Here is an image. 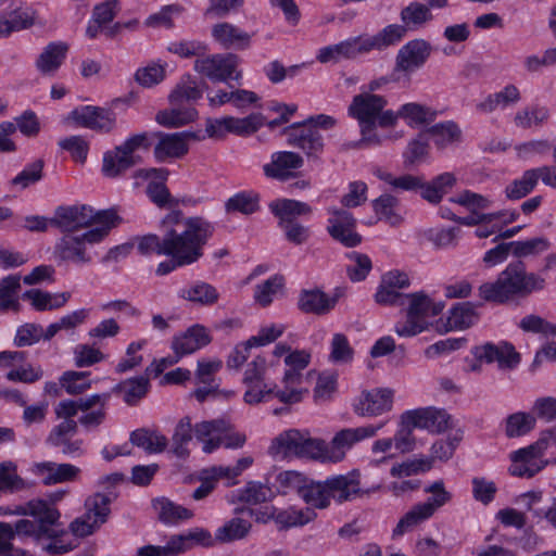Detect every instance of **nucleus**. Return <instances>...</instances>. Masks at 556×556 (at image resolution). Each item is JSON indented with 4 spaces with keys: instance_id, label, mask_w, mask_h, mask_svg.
Masks as SVG:
<instances>
[{
    "instance_id": "f257e3e1",
    "label": "nucleus",
    "mask_w": 556,
    "mask_h": 556,
    "mask_svg": "<svg viewBox=\"0 0 556 556\" xmlns=\"http://www.w3.org/2000/svg\"><path fill=\"white\" fill-rule=\"evenodd\" d=\"M388 100L383 96L361 92L353 97L348 114L357 121L361 139L353 144L354 148H368L380 146L382 140L377 134V127L390 128L395 126V112L386 110Z\"/></svg>"
},
{
    "instance_id": "f03ea898",
    "label": "nucleus",
    "mask_w": 556,
    "mask_h": 556,
    "mask_svg": "<svg viewBox=\"0 0 556 556\" xmlns=\"http://www.w3.org/2000/svg\"><path fill=\"white\" fill-rule=\"evenodd\" d=\"M546 288V279L538 273L528 271L522 261L509 263L496 280L479 287V295L488 302L506 303L515 296H529Z\"/></svg>"
},
{
    "instance_id": "7ed1b4c3",
    "label": "nucleus",
    "mask_w": 556,
    "mask_h": 556,
    "mask_svg": "<svg viewBox=\"0 0 556 556\" xmlns=\"http://www.w3.org/2000/svg\"><path fill=\"white\" fill-rule=\"evenodd\" d=\"M215 226L205 219L194 228V232H188L184 239H179L160 255L167 256L168 261L161 262L155 274L165 276L179 267L198 263L204 256L205 245L214 236Z\"/></svg>"
},
{
    "instance_id": "20e7f679",
    "label": "nucleus",
    "mask_w": 556,
    "mask_h": 556,
    "mask_svg": "<svg viewBox=\"0 0 556 556\" xmlns=\"http://www.w3.org/2000/svg\"><path fill=\"white\" fill-rule=\"evenodd\" d=\"M204 220L202 216L187 217L180 210H172L161 220V236L149 233L140 237L137 250L142 255H160L188 232H194V228Z\"/></svg>"
},
{
    "instance_id": "39448f33",
    "label": "nucleus",
    "mask_w": 556,
    "mask_h": 556,
    "mask_svg": "<svg viewBox=\"0 0 556 556\" xmlns=\"http://www.w3.org/2000/svg\"><path fill=\"white\" fill-rule=\"evenodd\" d=\"M119 216L113 208L96 211L87 204L58 206L50 218V225L61 232H75L84 228H105L108 232L114 228Z\"/></svg>"
},
{
    "instance_id": "423d86ee",
    "label": "nucleus",
    "mask_w": 556,
    "mask_h": 556,
    "mask_svg": "<svg viewBox=\"0 0 556 556\" xmlns=\"http://www.w3.org/2000/svg\"><path fill=\"white\" fill-rule=\"evenodd\" d=\"M108 235V227L90 228L80 235L65 233L54 244L53 258L58 264L88 265L93 260L88 245L101 242Z\"/></svg>"
},
{
    "instance_id": "0eeeda50",
    "label": "nucleus",
    "mask_w": 556,
    "mask_h": 556,
    "mask_svg": "<svg viewBox=\"0 0 556 556\" xmlns=\"http://www.w3.org/2000/svg\"><path fill=\"white\" fill-rule=\"evenodd\" d=\"M269 210L278 218V226L283 230L289 242L302 245L308 240V227L296 222L298 216L312 213V207L307 203L291 199H278L269 203Z\"/></svg>"
},
{
    "instance_id": "6e6552de",
    "label": "nucleus",
    "mask_w": 556,
    "mask_h": 556,
    "mask_svg": "<svg viewBox=\"0 0 556 556\" xmlns=\"http://www.w3.org/2000/svg\"><path fill=\"white\" fill-rule=\"evenodd\" d=\"M386 425V421H380L376 425H366L356 428H344L338 431L330 442L324 440L321 446L320 462L321 463H340L346 457L355 444L374 438L379 430Z\"/></svg>"
},
{
    "instance_id": "1a4fd4ad",
    "label": "nucleus",
    "mask_w": 556,
    "mask_h": 556,
    "mask_svg": "<svg viewBox=\"0 0 556 556\" xmlns=\"http://www.w3.org/2000/svg\"><path fill=\"white\" fill-rule=\"evenodd\" d=\"M323 439L311 438L308 433L296 429H289L281 432L270 446L274 455L280 457H306L320 462Z\"/></svg>"
},
{
    "instance_id": "9d476101",
    "label": "nucleus",
    "mask_w": 556,
    "mask_h": 556,
    "mask_svg": "<svg viewBox=\"0 0 556 556\" xmlns=\"http://www.w3.org/2000/svg\"><path fill=\"white\" fill-rule=\"evenodd\" d=\"M240 59L233 53L212 54L195 60L194 71L212 81L225 83L228 79H239L237 72Z\"/></svg>"
},
{
    "instance_id": "9b49d317",
    "label": "nucleus",
    "mask_w": 556,
    "mask_h": 556,
    "mask_svg": "<svg viewBox=\"0 0 556 556\" xmlns=\"http://www.w3.org/2000/svg\"><path fill=\"white\" fill-rule=\"evenodd\" d=\"M288 143L304 152L308 161L320 163L325 142L321 134L306 123H294L287 130Z\"/></svg>"
},
{
    "instance_id": "f8f14e48",
    "label": "nucleus",
    "mask_w": 556,
    "mask_h": 556,
    "mask_svg": "<svg viewBox=\"0 0 556 556\" xmlns=\"http://www.w3.org/2000/svg\"><path fill=\"white\" fill-rule=\"evenodd\" d=\"M330 498L342 504L353 501L356 497L368 495L379 490V485L370 489H363L361 485V472L357 469L345 475L331 476L326 479Z\"/></svg>"
},
{
    "instance_id": "ddd939ff",
    "label": "nucleus",
    "mask_w": 556,
    "mask_h": 556,
    "mask_svg": "<svg viewBox=\"0 0 556 556\" xmlns=\"http://www.w3.org/2000/svg\"><path fill=\"white\" fill-rule=\"evenodd\" d=\"M168 175V169L154 167L141 168L135 174L137 178L149 181L146 192L153 204L160 208L170 207L176 210L175 207L178 206L179 200L170 195V192L165 185Z\"/></svg>"
},
{
    "instance_id": "4468645a",
    "label": "nucleus",
    "mask_w": 556,
    "mask_h": 556,
    "mask_svg": "<svg viewBox=\"0 0 556 556\" xmlns=\"http://www.w3.org/2000/svg\"><path fill=\"white\" fill-rule=\"evenodd\" d=\"M327 212L330 215L327 231L334 240L346 248L361 244L362 236L355 231L356 219L352 213L338 207H329Z\"/></svg>"
},
{
    "instance_id": "2eb2a0df",
    "label": "nucleus",
    "mask_w": 556,
    "mask_h": 556,
    "mask_svg": "<svg viewBox=\"0 0 556 556\" xmlns=\"http://www.w3.org/2000/svg\"><path fill=\"white\" fill-rule=\"evenodd\" d=\"M543 454L533 442L530 445L514 451L509 454L510 466L508 471L519 478H532L548 464Z\"/></svg>"
},
{
    "instance_id": "dca6fc26",
    "label": "nucleus",
    "mask_w": 556,
    "mask_h": 556,
    "mask_svg": "<svg viewBox=\"0 0 556 556\" xmlns=\"http://www.w3.org/2000/svg\"><path fill=\"white\" fill-rule=\"evenodd\" d=\"M371 51L367 35H361L336 45L324 47L317 54L320 63H338L341 60L355 59Z\"/></svg>"
},
{
    "instance_id": "f3484780",
    "label": "nucleus",
    "mask_w": 556,
    "mask_h": 556,
    "mask_svg": "<svg viewBox=\"0 0 556 556\" xmlns=\"http://www.w3.org/2000/svg\"><path fill=\"white\" fill-rule=\"evenodd\" d=\"M33 517L35 520L20 519L14 523L16 535L30 536L37 544H40L45 539H55L66 533L65 529L61 527L60 518L48 520L46 513Z\"/></svg>"
},
{
    "instance_id": "a211bd4d",
    "label": "nucleus",
    "mask_w": 556,
    "mask_h": 556,
    "mask_svg": "<svg viewBox=\"0 0 556 556\" xmlns=\"http://www.w3.org/2000/svg\"><path fill=\"white\" fill-rule=\"evenodd\" d=\"M203 137L191 131L175 134H159V142L154 147V157L157 162H165L168 159H180L188 153L191 140H201Z\"/></svg>"
},
{
    "instance_id": "6ab92c4d",
    "label": "nucleus",
    "mask_w": 556,
    "mask_h": 556,
    "mask_svg": "<svg viewBox=\"0 0 556 556\" xmlns=\"http://www.w3.org/2000/svg\"><path fill=\"white\" fill-rule=\"evenodd\" d=\"M71 118L79 126L99 132H110L116 124V115L112 110L94 105L73 110Z\"/></svg>"
},
{
    "instance_id": "aec40b11",
    "label": "nucleus",
    "mask_w": 556,
    "mask_h": 556,
    "mask_svg": "<svg viewBox=\"0 0 556 556\" xmlns=\"http://www.w3.org/2000/svg\"><path fill=\"white\" fill-rule=\"evenodd\" d=\"M472 354L480 362L488 364L496 362L501 369H513L520 363V354L508 342L485 343L476 346Z\"/></svg>"
},
{
    "instance_id": "412c9836",
    "label": "nucleus",
    "mask_w": 556,
    "mask_h": 556,
    "mask_svg": "<svg viewBox=\"0 0 556 556\" xmlns=\"http://www.w3.org/2000/svg\"><path fill=\"white\" fill-rule=\"evenodd\" d=\"M393 393L389 389H372L362 392L354 404V412L362 417H372L391 410Z\"/></svg>"
},
{
    "instance_id": "4be33fe9",
    "label": "nucleus",
    "mask_w": 556,
    "mask_h": 556,
    "mask_svg": "<svg viewBox=\"0 0 556 556\" xmlns=\"http://www.w3.org/2000/svg\"><path fill=\"white\" fill-rule=\"evenodd\" d=\"M431 53V46L422 39H415L404 45L397 52L395 70L410 73L421 67Z\"/></svg>"
},
{
    "instance_id": "5701e85b",
    "label": "nucleus",
    "mask_w": 556,
    "mask_h": 556,
    "mask_svg": "<svg viewBox=\"0 0 556 556\" xmlns=\"http://www.w3.org/2000/svg\"><path fill=\"white\" fill-rule=\"evenodd\" d=\"M304 164L303 157L295 152L279 151L271 154V161L263 166L266 177L287 180Z\"/></svg>"
},
{
    "instance_id": "b1692460",
    "label": "nucleus",
    "mask_w": 556,
    "mask_h": 556,
    "mask_svg": "<svg viewBox=\"0 0 556 556\" xmlns=\"http://www.w3.org/2000/svg\"><path fill=\"white\" fill-rule=\"evenodd\" d=\"M316 517V511L309 507L296 508L295 506H290L286 509L271 507L267 518H263L262 521L265 522L268 519H273L279 530H287L290 528L303 527L315 520Z\"/></svg>"
},
{
    "instance_id": "393cba45",
    "label": "nucleus",
    "mask_w": 556,
    "mask_h": 556,
    "mask_svg": "<svg viewBox=\"0 0 556 556\" xmlns=\"http://www.w3.org/2000/svg\"><path fill=\"white\" fill-rule=\"evenodd\" d=\"M212 37L224 49L243 50L251 43L250 34L228 22L215 24L212 27Z\"/></svg>"
},
{
    "instance_id": "a878e982",
    "label": "nucleus",
    "mask_w": 556,
    "mask_h": 556,
    "mask_svg": "<svg viewBox=\"0 0 556 556\" xmlns=\"http://www.w3.org/2000/svg\"><path fill=\"white\" fill-rule=\"evenodd\" d=\"M211 342V337L206 329L202 326L195 325L190 327L181 336L175 337L172 348L178 357L194 353L195 351L204 348Z\"/></svg>"
},
{
    "instance_id": "bb28decb",
    "label": "nucleus",
    "mask_w": 556,
    "mask_h": 556,
    "mask_svg": "<svg viewBox=\"0 0 556 556\" xmlns=\"http://www.w3.org/2000/svg\"><path fill=\"white\" fill-rule=\"evenodd\" d=\"M230 424L224 419L199 422L194 426L195 438L203 442V451L212 453L222 445V433L228 431Z\"/></svg>"
},
{
    "instance_id": "cd10ccee",
    "label": "nucleus",
    "mask_w": 556,
    "mask_h": 556,
    "mask_svg": "<svg viewBox=\"0 0 556 556\" xmlns=\"http://www.w3.org/2000/svg\"><path fill=\"white\" fill-rule=\"evenodd\" d=\"M405 304H407L406 314L424 320H427L428 317L439 315L444 308L443 303L433 302L431 298L422 291L405 294Z\"/></svg>"
},
{
    "instance_id": "c85d7f7f",
    "label": "nucleus",
    "mask_w": 556,
    "mask_h": 556,
    "mask_svg": "<svg viewBox=\"0 0 556 556\" xmlns=\"http://www.w3.org/2000/svg\"><path fill=\"white\" fill-rule=\"evenodd\" d=\"M68 46L62 41L48 43L36 60V68L42 75L54 74L66 58Z\"/></svg>"
},
{
    "instance_id": "c756f323",
    "label": "nucleus",
    "mask_w": 556,
    "mask_h": 556,
    "mask_svg": "<svg viewBox=\"0 0 556 556\" xmlns=\"http://www.w3.org/2000/svg\"><path fill=\"white\" fill-rule=\"evenodd\" d=\"M36 23V11L15 9L0 14V37H9L12 33L28 29Z\"/></svg>"
},
{
    "instance_id": "7c9ffc66",
    "label": "nucleus",
    "mask_w": 556,
    "mask_h": 556,
    "mask_svg": "<svg viewBox=\"0 0 556 556\" xmlns=\"http://www.w3.org/2000/svg\"><path fill=\"white\" fill-rule=\"evenodd\" d=\"M172 547L176 554L185 553L195 545L212 547L215 545V538L204 528H194L181 534L170 536Z\"/></svg>"
},
{
    "instance_id": "2f4dec72",
    "label": "nucleus",
    "mask_w": 556,
    "mask_h": 556,
    "mask_svg": "<svg viewBox=\"0 0 556 556\" xmlns=\"http://www.w3.org/2000/svg\"><path fill=\"white\" fill-rule=\"evenodd\" d=\"M337 300L329 298L325 292L316 290H303L300 293L298 306L306 314L325 315L336 305Z\"/></svg>"
},
{
    "instance_id": "473e14b6",
    "label": "nucleus",
    "mask_w": 556,
    "mask_h": 556,
    "mask_svg": "<svg viewBox=\"0 0 556 556\" xmlns=\"http://www.w3.org/2000/svg\"><path fill=\"white\" fill-rule=\"evenodd\" d=\"M540 179L538 167L527 169L520 177L506 185L504 194L510 201L523 199L535 189Z\"/></svg>"
},
{
    "instance_id": "72a5a7b5",
    "label": "nucleus",
    "mask_w": 556,
    "mask_h": 556,
    "mask_svg": "<svg viewBox=\"0 0 556 556\" xmlns=\"http://www.w3.org/2000/svg\"><path fill=\"white\" fill-rule=\"evenodd\" d=\"M149 388V379L139 376L119 382L115 386L113 392L119 394L127 405L135 406L147 395Z\"/></svg>"
},
{
    "instance_id": "f704fd0d",
    "label": "nucleus",
    "mask_w": 556,
    "mask_h": 556,
    "mask_svg": "<svg viewBox=\"0 0 556 556\" xmlns=\"http://www.w3.org/2000/svg\"><path fill=\"white\" fill-rule=\"evenodd\" d=\"M138 160V156L124 154L119 147H115L114 150L104 153L102 173L109 178H115L135 166Z\"/></svg>"
},
{
    "instance_id": "c9c22d12",
    "label": "nucleus",
    "mask_w": 556,
    "mask_h": 556,
    "mask_svg": "<svg viewBox=\"0 0 556 556\" xmlns=\"http://www.w3.org/2000/svg\"><path fill=\"white\" fill-rule=\"evenodd\" d=\"M372 208L380 220H384L392 227L401 225L404 220L399 199L390 193L381 194L375 199L372 201Z\"/></svg>"
},
{
    "instance_id": "e433bc0d",
    "label": "nucleus",
    "mask_w": 556,
    "mask_h": 556,
    "mask_svg": "<svg viewBox=\"0 0 556 556\" xmlns=\"http://www.w3.org/2000/svg\"><path fill=\"white\" fill-rule=\"evenodd\" d=\"M105 395L92 394L77 400H63L54 407L56 418L74 420L78 412H86L94 407L96 402H104Z\"/></svg>"
},
{
    "instance_id": "4c0bfd02",
    "label": "nucleus",
    "mask_w": 556,
    "mask_h": 556,
    "mask_svg": "<svg viewBox=\"0 0 556 556\" xmlns=\"http://www.w3.org/2000/svg\"><path fill=\"white\" fill-rule=\"evenodd\" d=\"M152 506L157 514L159 519L166 525H177L180 521L188 520L193 517V513L166 497L156 498L152 502Z\"/></svg>"
},
{
    "instance_id": "58836bf2",
    "label": "nucleus",
    "mask_w": 556,
    "mask_h": 556,
    "mask_svg": "<svg viewBox=\"0 0 556 556\" xmlns=\"http://www.w3.org/2000/svg\"><path fill=\"white\" fill-rule=\"evenodd\" d=\"M372 173L378 179L386 182L391 188V190L395 192H412L417 191L420 187H422L421 176H415L412 174L395 176L380 167H376Z\"/></svg>"
},
{
    "instance_id": "ea45409f",
    "label": "nucleus",
    "mask_w": 556,
    "mask_h": 556,
    "mask_svg": "<svg viewBox=\"0 0 556 556\" xmlns=\"http://www.w3.org/2000/svg\"><path fill=\"white\" fill-rule=\"evenodd\" d=\"M129 440L132 445L143 448L149 454L161 453L167 446V438L165 435L146 428L132 431Z\"/></svg>"
},
{
    "instance_id": "a19ab883",
    "label": "nucleus",
    "mask_w": 556,
    "mask_h": 556,
    "mask_svg": "<svg viewBox=\"0 0 556 556\" xmlns=\"http://www.w3.org/2000/svg\"><path fill=\"white\" fill-rule=\"evenodd\" d=\"M300 497L314 510L316 508H327L331 501L326 480L313 481L307 479Z\"/></svg>"
},
{
    "instance_id": "79ce46f5",
    "label": "nucleus",
    "mask_w": 556,
    "mask_h": 556,
    "mask_svg": "<svg viewBox=\"0 0 556 556\" xmlns=\"http://www.w3.org/2000/svg\"><path fill=\"white\" fill-rule=\"evenodd\" d=\"M477 318L478 315L470 302L457 303L450 309L445 331L469 328Z\"/></svg>"
},
{
    "instance_id": "37998d69",
    "label": "nucleus",
    "mask_w": 556,
    "mask_h": 556,
    "mask_svg": "<svg viewBox=\"0 0 556 556\" xmlns=\"http://www.w3.org/2000/svg\"><path fill=\"white\" fill-rule=\"evenodd\" d=\"M536 417L526 412H517L504 419V432L509 439L526 435L535 427Z\"/></svg>"
},
{
    "instance_id": "c03bdc74",
    "label": "nucleus",
    "mask_w": 556,
    "mask_h": 556,
    "mask_svg": "<svg viewBox=\"0 0 556 556\" xmlns=\"http://www.w3.org/2000/svg\"><path fill=\"white\" fill-rule=\"evenodd\" d=\"M513 255L519 261L527 257H536L551 249V241L546 237H533L526 240L509 242Z\"/></svg>"
},
{
    "instance_id": "a18cd8bd",
    "label": "nucleus",
    "mask_w": 556,
    "mask_h": 556,
    "mask_svg": "<svg viewBox=\"0 0 556 556\" xmlns=\"http://www.w3.org/2000/svg\"><path fill=\"white\" fill-rule=\"evenodd\" d=\"M435 115L429 106L415 102L405 103L395 112V124L399 118L406 119L410 126L428 124L435 119Z\"/></svg>"
},
{
    "instance_id": "49530a36",
    "label": "nucleus",
    "mask_w": 556,
    "mask_h": 556,
    "mask_svg": "<svg viewBox=\"0 0 556 556\" xmlns=\"http://www.w3.org/2000/svg\"><path fill=\"white\" fill-rule=\"evenodd\" d=\"M303 375L301 371L288 369L283 375L285 390H278L275 396L285 404H294L302 400L306 390L296 388L302 383Z\"/></svg>"
},
{
    "instance_id": "de8ad7c7",
    "label": "nucleus",
    "mask_w": 556,
    "mask_h": 556,
    "mask_svg": "<svg viewBox=\"0 0 556 556\" xmlns=\"http://www.w3.org/2000/svg\"><path fill=\"white\" fill-rule=\"evenodd\" d=\"M20 290V276L10 275L0 280V313L8 312L9 309H18L17 293Z\"/></svg>"
},
{
    "instance_id": "09e8293b",
    "label": "nucleus",
    "mask_w": 556,
    "mask_h": 556,
    "mask_svg": "<svg viewBox=\"0 0 556 556\" xmlns=\"http://www.w3.org/2000/svg\"><path fill=\"white\" fill-rule=\"evenodd\" d=\"M427 135H430L434 144L439 149H444L448 144L460 141L462 130L454 122H445L435 124L426 129Z\"/></svg>"
},
{
    "instance_id": "8fccbe9b",
    "label": "nucleus",
    "mask_w": 556,
    "mask_h": 556,
    "mask_svg": "<svg viewBox=\"0 0 556 556\" xmlns=\"http://www.w3.org/2000/svg\"><path fill=\"white\" fill-rule=\"evenodd\" d=\"M432 18L429 7L419 2H412L401 11V21L406 30L420 28Z\"/></svg>"
},
{
    "instance_id": "3c124183",
    "label": "nucleus",
    "mask_w": 556,
    "mask_h": 556,
    "mask_svg": "<svg viewBox=\"0 0 556 556\" xmlns=\"http://www.w3.org/2000/svg\"><path fill=\"white\" fill-rule=\"evenodd\" d=\"M433 515L421 504L414 505L397 522L393 529V536H401L430 519Z\"/></svg>"
},
{
    "instance_id": "603ef678",
    "label": "nucleus",
    "mask_w": 556,
    "mask_h": 556,
    "mask_svg": "<svg viewBox=\"0 0 556 556\" xmlns=\"http://www.w3.org/2000/svg\"><path fill=\"white\" fill-rule=\"evenodd\" d=\"M180 296L201 305H212L217 302L219 294L212 285L206 282H197L184 288L180 291Z\"/></svg>"
},
{
    "instance_id": "864d4df0",
    "label": "nucleus",
    "mask_w": 556,
    "mask_h": 556,
    "mask_svg": "<svg viewBox=\"0 0 556 556\" xmlns=\"http://www.w3.org/2000/svg\"><path fill=\"white\" fill-rule=\"evenodd\" d=\"M192 431L193 428L191 426V419L189 417L181 418L177 424L172 437V451L178 458L185 459L189 456V450L187 448V444L192 439Z\"/></svg>"
},
{
    "instance_id": "5fc2aeb1",
    "label": "nucleus",
    "mask_w": 556,
    "mask_h": 556,
    "mask_svg": "<svg viewBox=\"0 0 556 556\" xmlns=\"http://www.w3.org/2000/svg\"><path fill=\"white\" fill-rule=\"evenodd\" d=\"M200 98H202V90L190 75L184 76L168 97L173 105L195 101Z\"/></svg>"
},
{
    "instance_id": "6e6d98bb",
    "label": "nucleus",
    "mask_w": 556,
    "mask_h": 556,
    "mask_svg": "<svg viewBox=\"0 0 556 556\" xmlns=\"http://www.w3.org/2000/svg\"><path fill=\"white\" fill-rule=\"evenodd\" d=\"M251 523L242 518H232L215 533V540L218 543H228L243 539L250 531Z\"/></svg>"
},
{
    "instance_id": "4d7b16f0",
    "label": "nucleus",
    "mask_w": 556,
    "mask_h": 556,
    "mask_svg": "<svg viewBox=\"0 0 556 556\" xmlns=\"http://www.w3.org/2000/svg\"><path fill=\"white\" fill-rule=\"evenodd\" d=\"M406 29L403 25L391 24L374 36H368V41L372 50H381L402 40Z\"/></svg>"
},
{
    "instance_id": "13d9d810",
    "label": "nucleus",
    "mask_w": 556,
    "mask_h": 556,
    "mask_svg": "<svg viewBox=\"0 0 556 556\" xmlns=\"http://www.w3.org/2000/svg\"><path fill=\"white\" fill-rule=\"evenodd\" d=\"M46 513V519L51 520L55 518H60L61 514L59 509L48 504L43 500H31L23 505H16L12 510H10L11 515L17 516H41V514Z\"/></svg>"
},
{
    "instance_id": "bf43d9fd",
    "label": "nucleus",
    "mask_w": 556,
    "mask_h": 556,
    "mask_svg": "<svg viewBox=\"0 0 556 556\" xmlns=\"http://www.w3.org/2000/svg\"><path fill=\"white\" fill-rule=\"evenodd\" d=\"M112 500L109 495L96 493L89 496L85 502V514H89L98 525L102 526L106 522L111 513L110 504Z\"/></svg>"
},
{
    "instance_id": "052dcab7",
    "label": "nucleus",
    "mask_w": 556,
    "mask_h": 556,
    "mask_svg": "<svg viewBox=\"0 0 556 556\" xmlns=\"http://www.w3.org/2000/svg\"><path fill=\"white\" fill-rule=\"evenodd\" d=\"M195 117L197 111L192 108L172 109L160 111L155 121L165 127H180L192 122Z\"/></svg>"
},
{
    "instance_id": "680f3d73",
    "label": "nucleus",
    "mask_w": 556,
    "mask_h": 556,
    "mask_svg": "<svg viewBox=\"0 0 556 556\" xmlns=\"http://www.w3.org/2000/svg\"><path fill=\"white\" fill-rule=\"evenodd\" d=\"M425 492L431 494L426 502L421 503L432 515L438 509L452 501V493L445 489L443 480H437L425 488Z\"/></svg>"
},
{
    "instance_id": "e2e57ef3",
    "label": "nucleus",
    "mask_w": 556,
    "mask_h": 556,
    "mask_svg": "<svg viewBox=\"0 0 556 556\" xmlns=\"http://www.w3.org/2000/svg\"><path fill=\"white\" fill-rule=\"evenodd\" d=\"M230 134L245 137L256 132L264 124V117L260 113H252L245 117L229 116Z\"/></svg>"
},
{
    "instance_id": "0e129e2a",
    "label": "nucleus",
    "mask_w": 556,
    "mask_h": 556,
    "mask_svg": "<svg viewBox=\"0 0 556 556\" xmlns=\"http://www.w3.org/2000/svg\"><path fill=\"white\" fill-rule=\"evenodd\" d=\"M43 165L42 160H36L33 163L27 164L21 173L11 179V186L24 190L40 181L43 176Z\"/></svg>"
},
{
    "instance_id": "69168bd1",
    "label": "nucleus",
    "mask_w": 556,
    "mask_h": 556,
    "mask_svg": "<svg viewBox=\"0 0 556 556\" xmlns=\"http://www.w3.org/2000/svg\"><path fill=\"white\" fill-rule=\"evenodd\" d=\"M549 118V111L545 106H532L523 109L516 113L514 122L517 127L530 128L532 126H540Z\"/></svg>"
},
{
    "instance_id": "338daca9",
    "label": "nucleus",
    "mask_w": 556,
    "mask_h": 556,
    "mask_svg": "<svg viewBox=\"0 0 556 556\" xmlns=\"http://www.w3.org/2000/svg\"><path fill=\"white\" fill-rule=\"evenodd\" d=\"M429 152V139L425 131L420 132L415 139L410 140L403 153L404 163L414 165L426 159Z\"/></svg>"
},
{
    "instance_id": "774afa93",
    "label": "nucleus",
    "mask_w": 556,
    "mask_h": 556,
    "mask_svg": "<svg viewBox=\"0 0 556 556\" xmlns=\"http://www.w3.org/2000/svg\"><path fill=\"white\" fill-rule=\"evenodd\" d=\"M244 384L247 390L243 394V400L249 405L266 402L276 393V384L265 383L264 380L247 382Z\"/></svg>"
}]
</instances>
